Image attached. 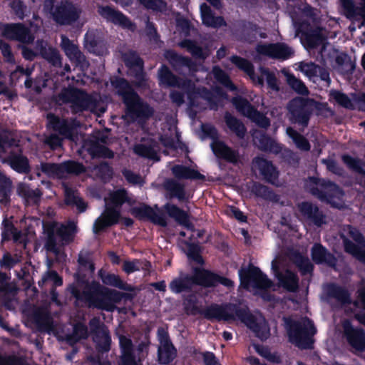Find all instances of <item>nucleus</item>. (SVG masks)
Segmentation results:
<instances>
[{"instance_id":"f257e3e1","label":"nucleus","mask_w":365,"mask_h":365,"mask_svg":"<svg viewBox=\"0 0 365 365\" xmlns=\"http://www.w3.org/2000/svg\"><path fill=\"white\" fill-rule=\"evenodd\" d=\"M286 329L289 341L300 349L313 348L316 328L312 321L307 319V324L299 321L286 319Z\"/></svg>"},{"instance_id":"58836bf2","label":"nucleus","mask_w":365,"mask_h":365,"mask_svg":"<svg viewBox=\"0 0 365 365\" xmlns=\"http://www.w3.org/2000/svg\"><path fill=\"white\" fill-rule=\"evenodd\" d=\"M111 84L117 89V93L122 98L123 103L138 94L129 82L124 78L116 77L111 81Z\"/></svg>"},{"instance_id":"423d86ee","label":"nucleus","mask_w":365,"mask_h":365,"mask_svg":"<svg viewBox=\"0 0 365 365\" xmlns=\"http://www.w3.org/2000/svg\"><path fill=\"white\" fill-rule=\"evenodd\" d=\"M314 100L297 97L291 100L287 109L290 114V120L304 128L308 126L313 113Z\"/></svg>"},{"instance_id":"72a5a7b5","label":"nucleus","mask_w":365,"mask_h":365,"mask_svg":"<svg viewBox=\"0 0 365 365\" xmlns=\"http://www.w3.org/2000/svg\"><path fill=\"white\" fill-rule=\"evenodd\" d=\"M278 256L281 252H277ZM292 260L301 275L312 274L314 265L307 256L302 255L303 252H284Z\"/></svg>"},{"instance_id":"774afa93","label":"nucleus","mask_w":365,"mask_h":365,"mask_svg":"<svg viewBox=\"0 0 365 365\" xmlns=\"http://www.w3.org/2000/svg\"><path fill=\"white\" fill-rule=\"evenodd\" d=\"M128 201V192L125 189H119L110 195V204L111 207L120 209Z\"/></svg>"},{"instance_id":"f3484780","label":"nucleus","mask_w":365,"mask_h":365,"mask_svg":"<svg viewBox=\"0 0 365 365\" xmlns=\"http://www.w3.org/2000/svg\"><path fill=\"white\" fill-rule=\"evenodd\" d=\"M202 269L196 268L194 275L185 274L174 278L169 284L170 290L175 294L190 292L194 285L203 287Z\"/></svg>"},{"instance_id":"cd10ccee","label":"nucleus","mask_w":365,"mask_h":365,"mask_svg":"<svg viewBox=\"0 0 365 365\" xmlns=\"http://www.w3.org/2000/svg\"><path fill=\"white\" fill-rule=\"evenodd\" d=\"M130 213L138 220H149L152 222L166 227L168 223L165 217L157 213L150 205L143 204L139 207H133L130 209Z\"/></svg>"},{"instance_id":"79ce46f5","label":"nucleus","mask_w":365,"mask_h":365,"mask_svg":"<svg viewBox=\"0 0 365 365\" xmlns=\"http://www.w3.org/2000/svg\"><path fill=\"white\" fill-rule=\"evenodd\" d=\"M156 146V142L154 140H149L146 143H139L135 145L134 152L138 155L151 159V160H159L157 152L155 149Z\"/></svg>"},{"instance_id":"603ef678","label":"nucleus","mask_w":365,"mask_h":365,"mask_svg":"<svg viewBox=\"0 0 365 365\" xmlns=\"http://www.w3.org/2000/svg\"><path fill=\"white\" fill-rule=\"evenodd\" d=\"M179 45L181 48H186L192 57L195 58L205 60L208 56L203 48L194 40L185 38L181 41Z\"/></svg>"},{"instance_id":"39448f33","label":"nucleus","mask_w":365,"mask_h":365,"mask_svg":"<svg viewBox=\"0 0 365 365\" xmlns=\"http://www.w3.org/2000/svg\"><path fill=\"white\" fill-rule=\"evenodd\" d=\"M201 130L203 135L212 139L211 148L215 155L227 163L237 164L239 160V153L228 146L225 142L218 140L217 128L211 124H202Z\"/></svg>"},{"instance_id":"ea45409f","label":"nucleus","mask_w":365,"mask_h":365,"mask_svg":"<svg viewBox=\"0 0 365 365\" xmlns=\"http://www.w3.org/2000/svg\"><path fill=\"white\" fill-rule=\"evenodd\" d=\"M6 161L10 167L17 173L26 174L30 172L29 160L23 155L11 153L7 157Z\"/></svg>"},{"instance_id":"c756f323","label":"nucleus","mask_w":365,"mask_h":365,"mask_svg":"<svg viewBox=\"0 0 365 365\" xmlns=\"http://www.w3.org/2000/svg\"><path fill=\"white\" fill-rule=\"evenodd\" d=\"M118 339L121 354L119 365H137L132 339L123 334H119Z\"/></svg>"},{"instance_id":"49530a36","label":"nucleus","mask_w":365,"mask_h":365,"mask_svg":"<svg viewBox=\"0 0 365 365\" xmlns=\"http://www.w3.org/2000/svg\"><path fill=\"white\" fill-rule=\"evenodd\" d=\"M167 191L170 192L171 197H177L179 201L185 202L188 200L186 196L185 186L174 180H168L164 185Z\"/></svg>"},{"instance_id":"3c124183","label":"nucleus","mask_w":365,"mask_h":365,"mask_svg":"<svg viewBox=\"0 0 365 365\" xmlns=\"http://www.w3.org/2000/svg\"><path fill=\"white\" fill-rule=\"evenodd\" d=\"M179 45L181 48H186L192 57L195 58L205 60L208 56L203 48L194 40L185 38L181 41Z\"/></svg>"},{"instance_id":"f03ea898","label":"nucleus","mask_w":365,"mask_h":365,"mask_svg":"<svg viewBox=\"0 0 365 365\" xmlns=\"http://www.w3.org/2000/svg\"><path fill=\"white\" fill-rule=\"evenodd\" d=\"M58 99L64 104L71 103L73 113L93 110L97 106L96 99L86 91L73 86L63 88L58 95Z\"/></svg>"},{"instance_id":"bf43d9fd","label":"nucleus","mask_w":365,"mask_h":365,"mask_svg":"<svg viewBox=\"0 0 365 365\" xmlns=\"http://www.w3.org/2000/svg\"><path fill=\"white\" fill-rule=\"evenodd\" d=\"M93 341L96 343V348L98 352L104 354L110 351L111 337L108 330H103L98 337L93 336Z\"/></svg>"},{"instance_id":"37998d69","label":"nucleus","mask_w":365,"mask_h":365,"mask_svg":"<svg viewBox=\"0 0 365 365\" xmlns=\"http://www.w3.org/2000/svg\"><path fill=\"white\" fill-rule=\"evenodd\" d=\"M224 118L228 128L240 139L244 138L247 133V128L244 123L229 112L225 113Z\"/></svg>"},{"instance_id":"9d476101","label":"nucleus","mask_w":365,"mask_h":365,"mask_svg":"<svg viewBox=\"0 0 365 365\" xmlns=\"http://www.w3.org/2000/svg\"><path fill=\"white\" fill-rule=\"evenodd\" d=\"M126 116L132 121L145 123L153 114V108L138 94L123 103Z\"/></svg>"},{"instance_id":"0eeeda50","label":"nucleus","mask_w":365,"mask_h":365,"mask_svg":"<svg viewBox=\"0 0 365 365\" xmlns=\"http://www.w3.org/2000/svg\"><path fill=\"white\" fill-rule=\"evenodd\" d=\"M241 286L249 289L253 287L256 289H269L273 283L261 269L254 265H249L247 268H241L239 271Z\"/></svg>"},{"instance_id":"7ed1b4c3","label":"nucleus","mask_w":365,"mask_h":365,"mask_svg":"<svg viewBox=\"0 0 365 365\" xmlns=\"http://www.w3.org/2000/svg\"><path fill=\"white\" fill-rule=\"evenodd\" d=\"M77 227L73 222L56 227L54 224L46 228V238L44 244L46 251H60L58 247L68 245L73 242Z\"/></svg>"},{"instance_id":"a878e982","label":"nucleus","mask_w":365,"mask_h":365,"mask_svg":"<svg viewBox=\"0 0 365 365\" xmlns=\"http://www.w3.org/2000/svg\"><path fill=\"white\" fill-rule=\"evenodd\" d=\"M278 257L279 256L277 255L272 261V269L283 288L291 292H296L299 287L297 275L289 269L286 270L284 274L280 272Z\"/></svg>"},{"instance_id":"1a4fd4ad","label":"nucleus","mask_w":365,"mask_h":365,"mask_svg":"<svg viewBox=\"0 0 365 365\" xmlns=\"http://www.w3.org/2000/svg\"><path fill=\"white\" fill-rule=\"evenodd\" d=\"M242 306L240 304L227 303L225 304H211L205 309H201L199 314L205 319L212 321H230L237 319V314L235 309H242Z\"/></svg>"},{"instance_id":"7c9ffc66","label":"nucleus","mask_w":365,"mask_h":365,"mask_svg":"<svg viewBox=\"0 0 365 365\" xmlns=\"http://www.w3.org/2000/svg\"><path fill=\"white\" fill-rule=\"evenodd\" d=\"M203 287H215L218 284H222L227 288L234 287V282L229 278L220 276L210 270L202 269Z\"/></svg>"},{"instance_id":"dca6fc26","label":"nucleus","mask_w":365,"mask_h":365,"mask_svg":"<svg viewBox=\"0 0 365 365\" xmlns=\"http://www.w3.org/2000/svg\"><path fill=\"white\" fill-rule=\"evenodd\" d=\"M339 236L342 240L344 251H365V237L359 229L351 225L344 226Z\"/></svg>"},{"instance_id":"c03bdc74","label":"nucleus","mask_w":365,"mask_h":365,"mask_svg":"<svg viewBox=\"0 0 365 365\" xmlns=\"http://www.w3.org/2000/svg\"><path fill=\"white\" fill-rule=\"evenodd\" d=\"M177 349L173 343L158 348V361L160 364H169L177 357Z\"/></svg>"},{"instance_id":"338daca9","label":"nucleus","mask_w":365,"mask_h":365,"mask_svg":"<svg viewBox=\"0 0 365 365\" xmlns=\"http://www.w3.org/2000/svg\"><path fill=\"white\" fill-rule=\"evenodd\" d=\"M342 160L350 170L365 176V170L362 168L363 162L361 159L346 154L342 156Z\"/></svg>"},{"instance_id":"aec40b11","label":"nucleus","mask_w":365,"mask_h":365,"mask_svg":"<svg viewBox=\"0 0 365 365\" xmlns=\"http://www.w3.org/2000/svg\"><path fill=\"white\" fill-rule=\"evenodd\" d=\"M61 46L66 56L76 67L79 68L81 71H85L88 68L90 64L86 56L77 45L64 35L61 36Z\"/></svg>"},{"instance_id":"20e7f679","label":"nucleus","mask_w":365,"mask_h":365,"mask_svg":"<svg viewBox=\"0 0 365 365\" xmlns=\"http://www.w3.org/2000/svg\"><path fill=\"white\" fill-rule=\"evenodd\" d=\"M69 290L72 296L78 301L88 304L89 307L104 310L107 296V287L98 282L93 280L82 292L76 285L71 284Z\"/></svg>"},{"instance_id":"e433bc0d","label":"nucleus","mask_w":365,"mask_h":365,"mask_svg":"<svg viewBox=\"0 0 365 365\" xmlns=\"http://www.w3.org/2000/svg\"><path fill=\"white\" fill-rule=\"evenodd\" d=\"M326 292L329 297L335 299L342 304H350L351 302V295L349 291L336 283L332 282L328 284L327 285Z\"/></svg>"},{"instance_id":"bb28decb","label":"nucleus","mask_w":365,"mask_h":365,"mask_svg":"<svg viewBox=\"0 0 365 365\" xmlns=\"http://www.w3.org/2000/svg\"><path fill=\"white\" fill-rule=\"evenodd\" d=\"M343 329L348 344L357 351H364L365 331L361 328H354L349 320L343 323Z\"/></svg>"},{"instance_id":"9b49d317","label":"nucleus","mask_w":365,"mask_h":365,"mask_svg":"<svg viewBox=\"0 0 365 365\" xmlns=\"http://www.w3.org/2000/svg\"><path fill=\"white\" fill-rule=\"evenodd\" d=\"M305 187L309 193L319 200L332 197L341 192L340 187L334 182L315 176L308 177Z\"/></svg>"},{"instance_id":"8fccbe9b","label":"nucleus","mask_w":365,"mask_h":365,"mask_svg":"<svg viewBox=\"0 0 365 365\" xmlns=\"http://www.w3.org/2000/svg\"><path fill=\"white\" fill-rule=\"evenodd\" d=\"M230 62L240 70L244 71L249 77L255 81V72L254 65L251 61L237 55H233L230 58Z\"/></svg>"},{"instance_id":"6ab92c4d","label":"nucleus","mask_w":365,"mask_h":365,"mask_svg":"<svg viewBox=\"0 0 365 365\" xmlns=\"http://www.w3.org/2000/svg\"><path fill=\"white\" fill-rule=\"evenodd\" d=\"M259 29L257 24L240 19L232 25V34L239 41L252 43L257 40Z\"/></svg>"},{"instance_id":"473e14b6","label":"nucleus","mask_w":365,"mask_h":365,"mask_svg":"<svg viewBox=\"0 0 365 365\" xmlns=\"http://www.w3.org/2000/svg\"><path fill=\"white\" fill-rule=\"evenodd\" d=\"M200 13L202 24L207 27L218 29L227 25L225 19L222 16H215L212 9L206 3L200 5Z\"/></svg>"},{"instance_id":"680f3d73","label":"nucleus","mask_w":365,"mask_h":365,"mask_svg":"<svg viewBox=\"0 0 365 365\" xmlns=\"http://www.w3.org/2000/svg\"><path fill=\"white\" fill-rule=\"evenodd\" d=\"M306 66L307 68L306 69V73L309 76L317 77L319 76L320 79L329 85L331 83V79L329 77V72L324 68L321 67L314 63L307 64Z\"/></svg>"},{"instance_id":"2eb2a0df","label":"nucleus","mask_w":365,"mask_h":365,"mask_svg":"<svg viewBox=\"0 0 365 365\" xmlns=\"http://www.w3.org/2000/svg\"><path fill=\"white\" fill-rule=\"evenodd\" d=\"M2 36L8 40L18 41L29 45L34 41L31 29L23 23L5 24L2 29Z\"/></svg>"},{"instance_id":"c9c22d12","label":"nucleus","mask_w":365,"mask_h":365,"mask_svg":"<svg viewBox=\"0 0 365 365\" xmlns=\"http://www.w3.org/2000/svg\"><path fill=\"white\" fill-rule=\"evenodd\" d=\"M172 173L178 180H205V177L198 170L183 165H175L171 168Z\"/></svg>"},{"instance_id":"a19ab883","label":"nucleus","mask_w":365,"mask_h":365,"mask_svg":"<svg viewBox=\"0 0 365 365\" xmlns=\"http://www.w3.org/2000/svg\"><path fill=\"white\" fill-rule=\"evenodd\" d=\"M18 195L23 197L26 205H38L40 202L42 192L36 188L31 189L29 186L22 185L17 189Z\"/></svg>"},{"instance_id":"6e6d98bb","label":"nucleus","mask_w":365,"mask_h":365,"mask_svg":"<svg viewBox=\"0 0 365 365\" xmlns=\"http://www.w3.org/2000/svg\"><path fill=\"white\" fill-rule=\"evenodd\" d=\"M250 191L256 197H261L264 200H273L276 197V194L272 189L259 182H253L250 187Z\"/></svg>"},{"instance_id":"393cba45","label":"nucleus","mask_w":365,"mask_h":365,"mask_svg":"<svg viewBox=\"0 0 365 365\" xmlns=\"http://www.w3.org/2000/svg\"><path fill=\"white\" fill-rule=\"evenodd\" d=\"M165 56L175 71L186 68L191 76L198 71L197 63L188 56L180 55L173 50L167 51Z\"/></svg>"},{"instance_id":"a18cd8bd","label":"nucleus","mask_w":365,"mask_h":365,"mask_svg":"<svg viewBox=\"0 0 365 365\" xmlns=\"http://www.w3.org/2000/svg\"><path fill=\"white\" fill-rule=\"evenodd\" d=\"M87 151L92 159L101 158L112 159L115 155L111 149L97 142L92 143L88 148Z\"/></svg>"},{"instance_id":"b1692460","label":"nucleus","mask_w":365,"mask_h":365,"mask_svg":"<svg viewBox=\"0 0 365 365\" xmlns=\"http://www.w3.org/2000/svg\"><path fill=\"white\" fill-rule=\"evenodd\" d=\"M158 75L160 85L187 90L194 88V84L190 79H182L175 76L165 64L159 68Z\"/></svg>"},{"instance_id":"f704fd0d","label":"nucleus","mask_w":365,"mask_h":365,"mask_svg":"<svg viewBox=\"0 0 365 365\" xmlns=\"http://www.w3.org/2000/svg\"><path fill=\"white\" fill-rule=\"evenodd\" d=\"M172 173L178 180H205V177L198 170L183 165H175L171 168Z\"/></svg>"},{"instance_id":"de8ad7c7","label":"nucleus","mask_w":365,"mask_h":365,"mask_svg":"<svg viewBox=\"0 0 365 365\" xmlns=\"http://www.w3.org/2000/svg\"><path fill=\"white\" fill-rule=\"evenodd\" d=\"M259 149L264 152H270L274 154H279L282 151V146L277 143L273 138L265 133L259 134L258 138Z\"/></svg>"},{"instance_id":"f8f14e48","label":"nucleus","mask_w":365,"mask_h":365,"mask_svg":"<svg viewBox=\"0 0 365 365\" xmlns=\"http://www.w3.org/2000/svg\"><path fill=\"white\" fill-rule=\"evenodd\" d=\"M235 311L237 314V320L251 329L256 337L262 341H266L269 337L270 329L267 323L264 320L258 322L247 305L242 306V309H235Z\"/></svg>"},{"instance_id":"69168bd1","label":"nucleus","mask_w":365,"mask_h":365,"mask_svg":"<svg viewBox=\"0 0 365 365\" xmlns=\"http://www.w3.org/2000/svg\"><path fill=\"white\" fill-rule=\"evenodd\" d=\"M23 252L16 253L14 256L11 252H4L1 259L0 260V266L1 268L10 270L19 264L22 259Z\"/></svg>"},{"instance_id":"864d4df0","label":"nucleus","mask_w":365,"mask_h":365,"mask_svg":"<svg viewBox=\"0 0 365 365\" xmlns=\"http://www.w3.org/2000/svg\"><path fill=\"white\" fill-rule=\"evenodd\" d=\"M34 322L39 331H49L53 327V318L46 312H35Z\"/></svg>"},{"instance_id":"412c9836","label":"nucleus","mask_w":365,"mask_h":365,"mask_svg":"<svg viewBox=\"0 0 365 365\" xmlns=\"http://www.w3.org/2000/svg\"><path fill=\"white\" fill-rule=\"evenodd\" d=\"M46 118L48 126L53 131L67 138L72 137L74 130L78 125V123L75 118H62L52 113H48Z\"/></svg>"},{"instance_id":"4d7b16f0","label":"nucleus","mask_w":365,"mask_h":365,"mask_svg":"<svg viewBox=\"0 0 365 365\" xmlns=\"http://www.w3.org/2000/svg\"><path fill=\"white\" fill-rule=\"evenodd\" d=\"M212 73L215 79L230 91H237V86L233 83L229 75L219 66H214Z\"/></svg>"},{"instance_id":"e2e57ef3","label":"nucleus","mask_w":365,"mask_h":365,"mask_svg":"<svg viewBox=\"0 0 365 365\" xmlns=\"http://www.w3.org/2000/svg\"><path fill=\"white\" fill-rule=\"evenodd\" d=\"M312 259L318 264H325L331 267H335L337 259L332 252H311Z\"/></svg>"},{"instance_id":"a211bd4d","label":"nucleus","mask_w":365,"mask_h":365,"mask_svg":"<svg viewBox=\"0 0 365 365\" xmlns=\"http://www.w3.org/2000/svg\"><path fill=\"white\" fill-rule=\"evenodd\" d=\"M297 208L303 219L309 225L321 227L326 224V215L317 204L310 201H302L297 204Z\"/></svg>"},{"instance_id":"052dcab7","label":"nucleus","mask_w":365,"mask_h":365,"mask_svg":"<svg viewBox=\"0 0 365 365\" xmlns=\"http://www.w3.org/2000/svg\"><path fill=\"white\" fill-rule=\"evenodd\" d=\"M41 55L42 58L46 60L50 64L55 67H61V57L58 51L53 47L42 48L41 49Z\"/></svg>"},{"instance_id":"13d9d810","label":"nucleus","mask_w":365,"mask_h":365,"mask_svg":"<svg viewBox=\"0 0 365 365\" xmlns=\"http://www.w3.org/2000/svg\"><path fill=\"white\" fill-rule=\"evenodd\" d=\"M61 178L65 174L80 175L86 171V168L83 163L74 161L67 160L61 163Z\"/></svg>"},{"instance_id":"5701e85b","label":"nucleus","mask_w":365,"mask_h":365,"mask_svg":"<svg viewBox=\"0 0 365 365\" xmlns=\"http://www.w3.org/2000/svg\"><path fill=\"white\" fill-rule=\"evenodd\" d=\"M257 51L274 59L287 60L294 55L293 49L284 43L258 45Z\"/></svg>"},{"instance_id":"ddd939ff","label":"nucleus","mask_w":365,"mask_h":365,"mask_svg":"<svg viewBox=\"0 0 365 365\" xmlns=\"http://www.w3.org/2000/svg\"><path fill=\"white\" fill-rule=\"evenodd\" d=\"M123 60L131 76L135 78L137 88L148 86L146 73L144 71V61L135 51H129L123 55Z\"/></svg>"},{"instance_id":"5fc2aeb1","label":"nucleus","mask_w":365,"mask_h":365,"mask_svg":"<svg viewBox=\"0 0 365 365\" xmlns=\"http://www.w3.org/2000/svg\"><path fill=\"white\" fill-rule=\"evenodd\" d=\"M88 337V327L82 322L74 324L72 334L67 336V341L71 344H76L81 339H86Z\"/></svg>"},{"instance_id":"4c0bfd02","label":"nucleus","mask_w":365,"mask_h":365,"mask_svg":"<svg viewBox=\"0 0 365 365\" xmlns=\"http://www.w3.org/2000/svg\"><path fill=\"white\" fill-rule=\"evenodd\" d=\"M302 36L306 45L311 49L318 48L325 41L320 27L307 29L302 32Z\"/></svg>"},{"instance_id":"0e129e2a","label":"nucleus","mask_w":365,"mask_h":365,"mask_svg":"<svg viewBox=\"0 0 365 365\" xmlns=\"http://www.w3.org/2000/svg\"><path fill=\"white\" fill-rule=\"evenodd\" d=\"M98 177L104 182L110 181L113 176V169L106 161H103L95 166Z\"/></svg>"},{"instance_id":"6e6552de","label":"nucleus","mask_w":365,"mask_h":365,"mask_svg":"<svg viewBox=\"0 0 365 365\" xmlns=\"http://www.w3.org/2000/svg\"><path fill=\"white\" fill-rule=\"evenodd\" d=\"M81 9L71 0H61L51 13L54 22L59 26H71L80 18Z\"/></svg>"},{"instance_id":"4be33fe9","label":"nucleus","mask_w":365,"mask_h":365,"mask_svg":"<svg viewBox=\"0 0 365 365\" xmlns=\"http://www.w3.org/2000/svg\"><path fill=\"white\" fill-rule=\"evenodd\" d=\"M99 14L108 21L115 25H118L121 28L133 31L136 26L132 21L125 15L122 11L115 9L110 6H102L98 9Z\"/></svg>"},{"instance_id":"2f4dec72","label":"nucleus","mask_w":365,"mask_h":365,"mask_svg":"<svg viewBox=\"0 0 365 365\" xmlns=\"http://www.w3.org/2000/svg\"><path fill=\"white\" fill-rule=\"evenodd\" d=\"M163 207L168 215L174 219L178 224L188 230L193 228V225L190 220L189 214L186 211L176 205L169 202H167Z\"/></svg>"},{"instance_id":"09e8293b","label":"nucleus","mask_w":365,"mask_h":365,"mask_svg":"<svg viewBox=\"0 0 365 365\" xmlns=\"http://www.w3.org/2000/svg\"><path fill=\"white\" fill-rule=\"evenodd\" d=\"M101 277L103 284L106 285L112 286L124 291H135V287L133 285L129 284L127 282L123 281L120 279V277L117 274L108 273L105 276L101 275Z\"/></svg>"},{"instance_id":"4468645a","label":"nucleus","mask_w":365,"mask_h":365,"mask_svg":"<svg viewBox=\"0 0 365 365\" xmlns=\"http://www.w3.org/2000/svg\"><path fill=\"white\" fill-rule=\"evenodd\" d=\"M231 102L239 113L252 119L259 128L267 129L270 126V120L258 111L247 98L237 96L232 98Z\"/></svg>"},{"instance_id":"c85d7f7f","label":"nucleus","mask_w":365,"mask_h":365,"mask_svg":"<svg viewBox=\"0 0 365 365\" xmlns=\"http://www.w3.org/2000/svg\"><path fill=\"white\" fill-rule=\"evenodd\" d=\"M263 179L268 183L274 185L279 178V171L272 161L257 157L253 160Z\"/></svg>"}]
</instances>
